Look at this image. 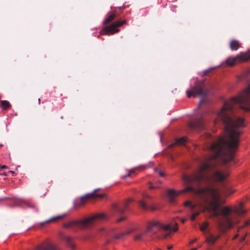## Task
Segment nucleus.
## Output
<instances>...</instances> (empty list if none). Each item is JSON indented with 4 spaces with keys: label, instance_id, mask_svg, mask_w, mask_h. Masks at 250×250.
Instances as JSON below:
<instances>
[{
    "label": "nucleus",
    "instance_id": "obj_8",
    "mask_svg": "<svg viewBox=\"0 0 250 250\" xmlns=\"http://www.w3.org/2000/svg\"><path fill=\"white\" fill-rule=\"evenodd\" d=\"M161 229L169 230H171V226L170 224L164 225L158 221H152L148 223L146 232H150L153 234H155Z\"/></svg>",
    "mask_w": 250,
    "mask_h": 250
},
{
    "label": "nucleus",
    "instance_id": "obj_2",
    "mask_svg": "<svg viewBox=\"0 0 250 250\" xmlns=\"http://www.w3.org/2000/svg\"><path fill=\"white\" fill-rule=\"evenodd\" d=\"M182 192H192L200 196L205 204L210 207L213 212V216L217 217L221 215V211H219L220 206V195L218 190L212 187L195 188L189 186L186 188Z\"/></svg>",
    "mask_w": 250,
    "mask_h": 250
},
{
    "label": "nucleus",
    "instance_id": "obj_50",
    "mask_svg": "<svg viewBox=\"0 0 250 250\" xmlns=\"http://www.w3.org/2000/svg\"><path fill=\"white\" fill-rule=\"evenodd\" d=\"M3 146V145L2 144H0V147H1Z\"/></svg>",
    "mask_w": 250,
    "mask_h": 250
},
{
    "label": "nucleus",
    "instance_id": "obj_43",
    "mask_svg": "<svg viewBox=\"0 0 250 250\" xmlns=\"http://www.w3.org/2000/svg\"><path fill=\"white\" fill-rule=\"evenodd\" d=\"M154 170L155 171H156V172H157V171H158V172H159V171L158 168H155L154 169Z\"/></svg>",
    "mask_w": 250,
    "mask_h": 250
},
{
    "label": "nucleus",
    "instance_id": "obj_46",
    "mask_svg": "<svg viewBox=\"0 0 250 250\" xmlns=\"http://www.w3.org/2000/svg\"><path fill=\"white\" fill-rule=\"evenodd\" d=\"M190 250H197V249L196 248H192V249H191Z\"/></svg>",
    "mask_w": 250,
    "mask_h": 250
},
{
    "label": "nucleus",
    "instance_id": "obj_1",
    "mask_svg": "<svg viewBox=\"0 0 250 250\" xmlns=\"http://www.w3.org/2000/svg\"><path fill=\"white\" fill-rule=\"evenodd\" d=\"M236 104L245 112L250 111V84L240 96L233 97L226 102L218 113L214 124L216 125L218 121H221L225 125L227 136L219 138L209 146V150L213 153L210 157L211 160L220 158L224 163H227L233 159L241 134V131L236 129L245 126L244 118L237 117L234 114Z\"/></svg>",
    "mask_w": 250,
    "mask_h": 250
},
{
    "label": "nucleus",
    "instance_id": "obj_22",
    "mask_svg": "<svg viewBox=\"0 0 250 250\" xmlns=\"http://www.w3.org/2000/svg\"><path fill=\"white\" fill-rule=\"evenodd\" d=\"M116 17V14L111 12H109L107 15V18L104 20V24H107L113 21Z\"/></svg>",
    "mask_w": 250,
    "mask_h": 250
},
{
    "label": "nucleus",
    "instance_id": "obj_36",
    "mask_svg": "<svg viewBox=\"0 0 250 250\" xmlns=\"http://www.w3.org/2000/svg\"><path fill=\"white\" fill-rule=\"evenodd\" d=\"M196 241H197V239L195 238L190 242L189 244L191 245V244H193L194 243H195Z\"/></svg>",
    "mask_w": 250,
    "mask_h": 250
},
{
    "label": "nucleus",
    "instance_id": "obj_15",
    "mask_svg": "<svg viewBox=\"0 0 250 250\" xmlns=\"http://www.w3.org/2000/svg\"><path fill=\"white\" fill-rule=\"evenodd\" d=\"M61 237L63 240L66 242L68 247L70 248L72 250L75 249V245L74 244L73 242V237L68 235H66L64 234H61Z\"/></svg>",
    "mask_w": 250,
    "mask_h": 250
},
{
    "label": "nucleus",
    "instance_id": "obj_18",
    "mask_svg": "<svg viewBox=\"0 0 250 250\" xmlns=\"http://www.w3.org/2000/svg\"><path fill=\"white\" fill-rule=\"evenodd\" d=\"M66 216V214L65 213H63L62 215H58V216H55V217H53L47 220H46L44 222H42L41 223V225L43 226V225L46 224V223H49L50 222H57L62 219L63 218H64L65 216Z\"/></svg>",
    "mask_w": 250,
    "mask_h": 250
},
{
    "label": "nucleus",
    "instance_id": "obj_26",
    "mask_svg": "<svg viewBox=\"0 0 250 250\" xmlns=\"http://www.w3.org/2000/svg\"><path fill=\"white\" fill-rule=\"evenodd\" d=\"M25 204L27 206V207L31 208L32 209H33L36 212L38 211V208L35 205L31 204H30L29 203H27V202H25Z\"/></svg>",
    "mask_w": 250,
    "mask_h": 250
},
{
    "label": "nucleus",
    "instance_id": "obj_4",
    "mask_svg": "<svg viewBox=\"0 0 250 250\" xmlns=\"http://www.w3.org/2000/svg\"><path fill=\"white\" fill-rule=\"evenodd\" d=\"M213 167V166H212V165L209 163H205L201 167L198 171L193 176L191 177L184 176L183 177V179L188 182L193 181L201 182L204 180L209 181V178L208 176L206 175L205 171L206 170H211Z\"/></svg>",
    "mask_w": 250,
    "mask_h": 250
},
{
    "label": "nucleus",
    "instance_id": "obj_9",
    "mask_svg": "<svg viewBox=\"0 0 250 250\" xmlns=\"http://www.w3.org/2000/svg\"><path fill=\"white\" fill-rule=\"evenodd\" d=\"M126 23V21L122 20L114 22L109 26L105 27L101 32V35H112L115 33L119 32L118 27L124 25Z\"/></svg>",
    "mask_w": 250,
    "mask_h": 250
},
{
    "label": "nucleus",
    "instance_id": "obj_41",
    "mask_svg": "<svg viewBox=\"0 0 250 250\" xmlns=\"http://www.w3.org/2000/svg\"><path fill=\"white\" fill-rule=\"evenodd\" d=\"M130 176V173H128V174H127V175H126L124 177V178H126V177H129Z\"/></svg>",
    "mask_w": 250,
    "mask_h": 250
},
{
    "label": "nucleus",
    "instance_id": "obj_10",
    "mask_svg": "<svg viewBox=\"0 0 250 250\" xmlns=\"http://www.w3.org/2000/svg\"><path fill=\"white\" fill-rule=\"evenodd\" d=\"M100 188H96L90 193L86 194L80 197V203L77 205H75V208H78L81 207L83 206L84 205L85 202L88 199L94 198L95 197L103 198L105 197V194H96V192L99 191Z\"/></svg>",
    "mask_w": 250,
    "mask_h": 250
},
{
    "label": "nucleus",
    "instance_id": "obj_38",
    "mask_svg": "<svg viewBox=\"0 0 250 250\" xmlns=\"http://www.w3.org/2000/svg\"><path fill=\"white\" fill-rule=\"evenodd\" d=\"M245 238H246V236H243V237H242L241 238V239H240V241H241V242H243V241H244L245 240Z\"/></svg>",
    "mask_w": 250,
    "mask_h": 250
},
{
    "label": "nucleus",
    "instance_id": "obj_16",
    "mask_svg": "<svg viewBox=\"0 0 250 250\" xmlns=\"http://www.w3.org/2000/svg\"><path fill=\"white\" fill-rule=\"evenodd\" d=\"M228 176L227 174H224L220 171H216L213 174L214 181L221 182L224 181Z\"/></svg>",
    "mask_w": 250,
    "mask_h": 250
},
{
    "label": "nucleus",
    "instance_id": "obj_51",
    "mask_svg": "<svg viewBox=\"0 0 250 250\" xmlns=\"http://www.w3.org/2000/svg\"><path fill=\"white\" fill-rule=\"evenodd\" d=\"M104 230V228H103V229H101V231H102V230Z\"/></svg>",
    "mask_w": 250,
    "mask_h": 250
},
{
    "label": "nucleus",
    "instance_id": "obj_3",
    "mask_svg": "<svg viewBox=\"0 0 250 250\" xmlns=\"http://www.w3.org/2000/svg\"><path fill=\"white\" fill-rule=\"evenodd\" d=\"M104 217V214L99 213L82 220L70 221L64 224L63 226L66 228L76 227L77 229H87L94 225L95 220L103 219Z\"/></svg>",
    "mask_w": 250,
    "mask_h": 250
},
{
    "label": "nucleus",
    "instance_id": "obj_31",
    "mask_svg": "<svg viewBox=\"0 0 250 250\" xmlns=\"http://www.w3.org/2000/svg\"><path fill=\"white\" fill-rule=\"evenodd\" d=\"M152 165H153V163L149 162L147 165L142 166L140 167H141L142 169H146V168L151 167L152 166Z\"/></svg>",
    "mask_w": 250,
    "mask_h": 250
},
{
    "label": "nucleus",
    "instance_id": "obj_35",
    "mask_svg": "<svg viewBox=\"0 0 250 250\" xmlns=\"http://www.w3.org/2000/svg\"><path fill=\"white\" fill-rule=\"evenodd\" d=\"M159 174L162 177H164L165 176V173L161 171H159Z\"/></svg>",
    "mask_w": 250,
    "mask_h": 250
},
{
    "label": "nucleus",
    "instance_id": "obj_42",
    "mask_svg": "<svg viewBox=\"0 0 250 250\" xmlns=\"http://www.w3.org/2000/svg\"><path fill=\"white\" fill-rule=\"evenodd\" d=\"M1 169H4V168H7V167L5 165H3L1 167Z\"/></svg>",
    "mask_w": 250,
    "mask_h": 250
},
{
    "label": "nucleus",
    "instance_id": "obj_11",
    "mask_svg": "<svg viewBox=\"0 0 250 250\" xmlns=\"http://www.w3.org/2000/svg\"><path fill=\"white\" fill-rule=\"evenodd\" d=\"M151 199V196L146 193H144L142 195V198L138 201L140 207L144 210H155V208L154 207L151 208L150 207Z\"/></svg>",
    "mask_w": 250,
    "mask_h": 250
},
{
    "label": "nucleus",
    "instance_id": "obj_21",
    "mask_svg": "<svg viewBox=\"0 0 250 250\" xmlns=\"http://www.w3.org/2000/svg\"><path fill=\"white\" fill-rule=\"evenodd\" d=\"M240 46V43L237 40H232L230 42L229 47L232 51L238 50Z\"/></svg>",
    "mask_w": 250,
    "mask_h": 250
},
{
    "label": "nucleus",
    "instance_id": "obj_13",
    "mask_svg": "<svg viewBox=\"0 0 250 250\" xmlns=\"http://www.w3.org/2000/svg\"><path fill=\"white\" fill-rule=\"evenodd\" d=\"M132 199H128L120 205L115 204L113 209L120 214H122L127 209L129 204L132 202Z\"/></svg>",
    "mask_w": 250,
    "mask_h": 250
},
{
    "label": "nucleus",
    "instance_id": "obj_30",
    "mask_svg": "<svg viewBox=\"0 0 250 250\" xmlns=\"http://www.w3.org/2000/svg\"><path fill=\"white\" fill-rule=\"evenodd\" d=\"M199 213L200 212H195V213H194L192 214L191 217H190V219L191 220V221H193L195 220V218L198 216L199 215Z\"/></svg>",
    "mask_w": 250,
    "mask_h": 250
},
{
    "label": "nucleus",
    "instance_id": "obj_24",
    "mask_svg": "<svg viewBox=\"0 0 250 250\" xmlns=\"http://www.w3.org/2000/svg\"><path fill=\"white\" fill-rule=\"evenodd\" d=\"M130 233V231H125V232H121L119 234L114 235V236H112L111 237L113 239H121L125 236L129 234Z\"/></svg>",
    "mask_w": 250,
    "mask_h": 250
},
{
    "label": "nucleus",
    "instance_id": "obj_27",
    "mask_svg": "<svg viewBox=\"0 0 250 250\" xmlns=\"http://www.w3.org/2000/svg\"><path fill=\"white\" fill-rule=\"evenodd\" d=\"M208 226V223L207 222H205L203 223V224L200 226V230L203 232H204Z\"/></svg>",
    "mask_w": 250,
    "mask_h": 250
},
{
    "label": "nucleus",
    "instance_id": "obj_6",
    "mask_svg": "<svg viewBox=\"0 0 250 250\" xmlns=\"http://www.w3.org/2000/svg\"><path fill=\"white\" fill-rule=\"evenodd\" d=\"M220 211L223 217L217 219L218 229L221 231H223L225 229L232 228L233 223L229 216L231 208L229 207H225L221 209Z\"/></svg>",
    "mask_w": 250,
    "mask_h": 250
},
{
    "label": "nucleus",
    "instance_id": "obj_25",
    "mask_svg": "<svg viewBox=\"0 0 250 250\" xmlns=\"http://www.w3.org/2000/svg\"><path fill=\"white\" fill-rule=\"evenodd\" d=\"M146 232H147L146 231V232L136 235L134 237V239L137 241L143 240L144 236L146 234Z\"/></svg>",
    "mask_w": 250,
    "mask_h": 250
},
{
    "label": "nucleus",
    "instance_id": "obj_34",
    "mask_svg": "<svg viewBox=\"0 0 250 250\" xmlns=\"http://www.w3.org/2000/svg\"><path fill=\"white\" fill-rule=\"evenodd\" d=\"M159 187H155V186H151L149 187V188L150 189H157V188H159Z\"/></svg>",
    "mask_w": 250,
    "mask_h": 250
},
{
    "label": "nucleus",
    "instance_id": "obj_44",
    "mask_svg": "<svg viewBox=\"0 0 250 250\" xmlns=\"http://www.w3.org/2000/svg\"><path fill=\"white\" fill-rule=\"evenodd\" d=\"M38 101V104H40V102H41V99L39 98Z\"/></svg>",
    "mask_w": 250,
    "mask_h": 250
},
{
    "label": "nucleus",
    "instance_id": "obj_20",
    "mask_svg": "<svg viewBox=\"0 0 250 250\" xmlns=\"http://www.w3.org/2000/svg\"><path fill=\"white\" fill-rule=\"evenodd\" d=\"M220 234H218L216 236L210 234L206 238V241L210 244H213L220 237Z\"/></svg>",
    "mask_w": 250,
    "mask_h": 250
},
{
    "label": "nucleus",
    "instance_id": "obj_14",
    "mask_svg": "<svg viewBox=\"0 0 250 250\" xmlns=\"http://www.w3.org/2000/svg\"><path fill=\"white\" fill-rule=\"evenodd\" d=\"M35 250H59L58 247L50 243H45L39 245Z\"/></svg>",
    "mask_w": 250,
    "mask_h": 250
},
{
    "label": "nucleus",
    "instance_id": "obj_17",
    "mask_svg": "<svg viewBox=\"0 0 250 250\" xmlns=\"http://www.w3.org/2000/svg\"><path fill=\"white\" fill-rule=\"evenodd\" d=\"M179 194V193H177L175 190L173 189H169L167 190V195L171 203H173L174 202L175 197Z\"/></svg>",
    "mask_w": 250,
    "mask_h": 250
},
{
    "label": "nucleus",
    "instance_id": "obj_12",
    "mask_svg": "<svg viewBox=\"0 0 250 250\" xmlns=\"http://www.w3.org/2000/svg\"><path fill=\"white\" fill-rule=\"evenodd\" d=\"M188 126L192 129L203 130L205 129L202 116L195 118L193 121L189 122Z\"/></svg>",
    "mask_w": 250,
    "mask_h": 250
},
{
    "label": "nucleus",
    "instance_id": "obj_29",
    "mask_svg": "<svg viewBox=\"0 0 250 250\" xmlns=\"http://www.w3.org/2000/svg\"><path fill=\"white\" fill-rule=\"evenodd\" d=\"M235 212L237 214L241 215L245 213L246 211L243 209L242 208H239L236 209Z\"/></svg>",
    "mask_w": 250,
    "mask_h": 250
},
{
    "label": "nucleus",
    "instance_id": "obj_45",
    "mask_svg": "<svg viewBox=\"0 0 250 250\" xmlns=\"http://www.w3.org/2000/svg\"><path fill=\"white\" fill-rule=\"evenodd\" d=\"M167 235H168V234H166V235H165L164 236L163 238H167Z\"/></svg>",
    "mask_w": 250,
    "mask_h": 250
},
{
    "label": "nucleus",
    "instance_id": "obj_5",
    "mask_svg": "<svg viewBox=\"0 0 250 250\" xmlns=\"http://www.w3.org/2000/svg\"><path fill=\"white\" fill-rule=\"evenodd\" d=\"M187 93L189 98L191 96L195 97L197 95H200L202 98L200 101V104H201L205 102L206 98L208 94V89L206 87L204 82H197L191 88V90L187 91Z\"/></svg>",
    "mask_w": 250,
    "mask_h": 250
},
{
    "label": "nucleus",
    "instance_id": "obj_37",
    "mask_svg": "<svg viewBox=\"0 0 250 250\" xmlns=\"http://www.w3.org/2000/svg\"><path fill=\"white\" fill-rule=\"evenodd\" d=\"M125 219V217H121L118 220V222H121V221L124 220Z\"/></svg>",
    "mask_w": 250,
    "mask_h": 250
},
{
    "label": "nucleus",
    "instance_id": "obj_23",
    "mask_svg": "<svg viewBox=\"0 0 250 250\" xmlns=\"http://www.w3.org/2000/svg\"><path fill=\"white\" fill-rule=\"evenodd\" d=\"M0 102V106L3 110H7L11 106V105L10 104V103L6 100L1 101Z\"/></svg>",
    "mask_w": 250,
    "mask_h": 250
},
{
    "label": "nucleus",
    "instance_id": "obj_39",
    "mask_svg": "<svg viewBox=\"0 0 250 250\" xmlns=\"http://www.w3.org/2000/svg\"><path fill=\"white\" fill-rule=\"evenodd\" d=\"M186 219L185 218H183L181 219V222L183 224L185 223V222L186 221Z\"/></svg>",
    "mask_w": 250,
    "mask_h": 250
},
{
    "label": "nucleus",
    "instance_id": "obj_7",
    "mask_svg": "<svg viewBox=\"0 0 250 250\" xmlns=\"http://www.w3.org/2000/svg\"><path fill=\"white\" fill-rule=\"evenodd\" d=\"M250 59V50L247 52H240L235 57H230L226 61L227 65L232 66L235 64L248 61Z\"/></svg>",
    "mask_w": 250,
    "mask_h": 250
},
{
    "label": "nucleus",
    "instance_id": "obj_48",
    "mask_svg": "<svg viewBox=\"0 0 250 250\" xmlns=\"http://www.w3.org/2000/svg\"><path fill=\"white\" fill-rule=\"evenodd\" d=\"M134 172V170L133 169H132L130 171V172Z\"/></svg>",
    "mask_w": 250,
    "mask_h": 250
},
{
    "label": "nucleus",
    "instance_id": "obj_32",
    "mask_svg": "<svg viewBox=\"0 0 250 250\" xmlns=\"http://www.w3.org/2000/svg\"><path fill=\"white\" fill-rule=\"evenodd\" d=\"M213 70V68H209L208 69L204 71V75H207L210 72H211Z\"/></svg>",
    "mask_w": 250,
    "mask_h": 250
},
{
    "label": "nucleus",
    "instance_id": "obj_52",
    "mask_svg": "<svg viewBox=\"0 0 250 250\" xmlns=\"http://www.w3.org/2000/svg\"><path fill=\"white\" fill-rule=\"evenodd\" d=\"M159 182L160 184H161V183H162V182H161V181H159Z\"/></svg>",
    "mask_w": 250,
    "mask_h": 250
},
{
    "label": "nucleus",
    "instance_id": "obj_40",
    "mask_svg": "<svg viewBox=\"0 0 250 250\" xmlns=\"http://www.w3.org/2000/svg\"><path fill=\"white\" fill-rule=\"evenodd\" d=\"M173 248V246H169L167 247V249L168 250H171Z\"/></svg>",
    "mask_w": 250,
    "mask_h": 250
},
{
    "label": "nucleus",
    "instance_id": "obj_28",
    "mask_svg": "<svg viewBox=\"0 0 250 250\" xmlns=\"http://www.w3.org/2000/svg\"><path fill=\"white\" fill-rule=\"evenodd\" d=\"M184 205L186 207H190V208L191 209H194L196 207V205H195L192 204L191 203L190 201H186V202H185Z\"/></svg>",
    "mask_w": 250,
    "mask_h": 250
},
{
    "label": "nucleus",
    "instance_id": "obj_33",
    "mask_svg": "<svg viewBox=\"0 0 250 250\" xmlns=\"http://www.w3.org/2000/svg\"><path fill=\"white\" fill-rule=\"evenodd\" d=\"M178 229V224L177 223H175V226L172 228V230L173 231H176Z\"/></svg>",
    "mask_w": 250,
    "mask_h": 250
},
{
    "label": "nucleus",
    "instance_id": "obj_19",
    "mask_svg": "<svg viewBox=\"0 0 250 250\" xmlns=\"http://www.w3.org/2000/svg\"><path fill=\"white\" fill-rule=\"evenodd\" d=\"M187 137L185 136L180 138L179 139H176L175 143L169 145L168 148H171L172 147H173L175 145H185V143L187 141Z\"/></svg>",
    "mask_w": 250,
    "mask_h": 250
},
{
    "label": "nucleus",
    "instance_id": "obj_49",
    "mask_svg": "<svg viewBox=\"0 0 250 250\" xmlns=\"http://www.w3.org/2000/svg\"><path fill=\"white\" fill-rule=\"evenodd\" d=\"M118 8H119V9H122V6L119 7Z\"/></svg>",
    "mask_w": 250,
    "mask_h": 250
},
{
    "label": "nucleus",
    "instance_id": "obj_47",
    "mask_svg": "<svg viewBox=\"0 0 250 250\" xmlns=\"http://www.w3.org/2000/svg\"><path fill=\"white\" fill-rule=\"evenodd\" d=\"M238 236V234H236L234 237V239H236Z\"/></svg>",
    "mask_w": 250,
    "mask_h": 250
}]
</instances>
